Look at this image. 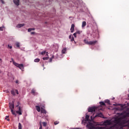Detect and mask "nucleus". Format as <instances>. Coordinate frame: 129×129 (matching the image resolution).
<instances>
[{
	"mask_svg": "<svg viewBox=\"0 0 129 129\" xmlns=\"http://www.w3.org/2000/svg\"><path fill=\"white\" fill-rule=\"evenodd\" d=\"M72 38V35H70V36H69V39H71Z\"/></svg>",
	"mask_w": 129,
	"mask_h": 129,
	"instance_id": "36",
	"label": "nucleus"
},
{
	"mask_svg": "<svg viewBox=\"0 0 129 129\" xmlns=\"http://www.w3.org/2000/svg\"><path fill=\"white\" fill-rule=\"evenodd\" d=\"M39 125H40V126H42V121H40V122H39Z\"/></svg>",
	"mask_w": 129,
	"mask_h": 129,
	"instance_id": "35",
	"label": "nucleus"
},
{
	"mask_svg": "<svg viewBox=\"0 0 129 129\" xmlns=\"http://www.w3.org/2000/svg\"><path fill=\"white\" fill-rule=\"evenodd\" d=\"M11 94H12V95H15L16 94V92H15L14 90H12Z\"/></svg>",
	"mask_w": 129,
	"mask_h": 129,
	"instance_id": "23",
	"label": "nucleus"
},
{
	"mask_svg": "<svg viewBox=\"0 0 129 129\" xmlns=\"http://www.w3.org/2000/svg\"><path fill=\"white\" fill-rule=\"evenodd\" d=\"M18 129H22V124H21V123H19Z\"/></svg>",
	"mask_w": 129,
	"mask_h": 129,
	"instance_id": "22",
	"label": "nucleus"
},
{
	"mask_svg": "<svg viewBox=\"0 0 129 129\" xmlns=\"http://www.w3.org/2000/svg\"><path fill=\"white\" fill-rule=\"evenodd\" d=\"M39 129H42V126L40 125Z\"/></svg>",
	"mask_w": 129,
	"mask_h": 129,
	"instance_id": "42",
	"label": "nucleus"
},
{
	"mask_svg": "<svg viewBox=\"0 0 129 129\" xmlns=\"http://www.w3.org/2000/svg\"><path fill=\"white\" fill-rule=\"evenodd\" d=\"M46 56H48V54H46Z\"/></svg>",
	"mask_w": 129,
	"mask_h": 129,
	"instance_id": "48",
	"label": "nucleus"
},
{
	"mask_svg": "<svg viewBox=\"0 0 129 129\" xmlns=\"http://www.w3.org/2000/svg\"><path fill=\"white\" fill-rule=\"evenodd\" d=\"M105 103H107L109 105H110V101H109V100H105Z\"/></svg>",
	"mask_w": 129,
	"mask_h": 129,
	"instance_id": "17",
	"label": "nucleus"
},
{
	"mask_svg": "<svg viewBox=\"0 0 129 129\" xmlns=\"http://www.w3.org/2000/svg\"><path fill=\"white\" fill-rule=\"evenodd\" d=\"M53 58H54V55H52V57L49 59V62H52V60H53Z\"/></svg>",
	"mask_w": 129,
	"mask_h": 129,
	"instance_id": "26",
	"label": "nucleus"
},
{
	"mask_svg": "<svg viewBox=\"0 0 129 129\" xmlns=\"http://www.w3.org/2000/svg\"><path fill=\"white\" fill-rule=\"evenodd\" d=\"M31 31H35V28H29L28 29V32H31Z\"/></svg>",
	"mask_w": 129,
	"mask_h": 129,
	"instance_id": "19",
	"label": "nucleus"
},
{
	"mask_svg": "<svg viewBox=\"0 0 129 129\" xmlns=\"http://www.w3.org/2000/svg\"><path fill=\"white\" fill-rule=\"evenodd\" d=\"M121 118H116L114 120L115 124L110 127H95L92 126V123H89V124L87 125V126L89 129H123V127L121 126Z\"/></svg>",
	"mask_w": 129,
	"mask_h": 129,
	"instance_id": "1",
	"label": "nucleus"
},
{
	"mask_svg": "<svg viewBox=\"0 0 129 129\" xmlns=\"http://www.w3.org/2000/svg\"><path fill=\"white\" fill-rule=\"evenodd\" d=\"M95 117H101L102 118H104V117L103 116V114H102V113H98L96 114V115H94V114L92 116H91V120H93V119L95 118Z\"/></svg>",
	"mask_w": 129,
	"mask_h": 129,
	"instance_id": "2",
	"label": "nucleus"
},
{
	"mask_svg": "<svg viewBox=\"0 0 129 129\" xmlns=\"http://www.w3.org/2000/svg\"><path fill=\"white\" fill-rule=\"evenodd\" d=\"M42 67H44V64L42 65Z\"/></svg>",
	"mask_w": 129,
	"mask_h": 129,
	"instance_id": "47",
	"label": "nucleus"
},
{
	"mask_svg": "<svg viewBox=\"0 0 129 129\" xmlns=\"http://www.w3.org/2000/svg\"><path fill=\"white\" fill-rule=\"evenodd\" d=\"M45 129H48V128H46Z\"/></svg>",
	"mask_w": 129,
	"mask_h": 129,
	"instance_id": "49",
	"label": "nucleus"
},
{
	"mask_svg": "<svg viewBox=\"0 0 129 129\" xmlns=\"http://www.w3.org/2000/svg\"><path fill=\"white\" fill-rule=\"evenodd\" d=\"M24 26H25V24L23 23V24H19L18 25H17L16 26L17 28H22V27H24Z\"/></svg>",
	"mask_w": 129,
	"mask_h": 129,
	"instance_id": "10",
	"label": "nucleus"
},
{
	"mask_svg": "<svg viewBox=\"0 0 129 129\" xmlns=\"http://www.w3.org/2000/svg\"><path fill=\"white\" fill-rule=\"evenodd\" d=\"M66 51H67L66 48H63V49L61 51L62 54H65V53H66Z\"/></svg>",
	"mask_w": 129,
	"mask_h": 129,
	"instance_id": "14",
	"label": "nucleus"
},
{
	"mask_svg": "<svg viewBox=\"0 0 129 129\" xmlns=\"http://www.w3.org/2000/svg\"><path fill=\"white\" fill-rule=\"evenodd\" d=\"M97 108L96 107H90L88 108V112H94Z\"/></svg>",
	"mask_w": 129,
	"mask_h": 129,
	"instance_id": "6",
	"label": "nucleus"
},
{
	"mask_svg": "<svg viewBox=\"0 0 129 129\" xmlns=\"http://www.w3.org/2000/svg\"><path fill=\"white\" fill-rule=\"evenodd\" d=\"M105 122H107V123H109V121L107 120Z\"/></svg>",
	"mask_w": 129,
	"mask_h": 129,
	"instance_id": "41",
	"label": "nucleus"
},
{
	"mask_svg": "<svg viewBox=\"0 0 129 129\" xmlns=\"http://www.w3.org/2000/svg\"><path fill=\"white\" fill-rule=\"evenodd\" d=\"M36 109L38 112L41 111V108L39 106H36Z\"/></svg>",
	"mask_w": 129,
	"mask_h": 129,
	"instance_id": "12",
	"label": "nucleus"
},
{
	"mask_svg": "<svg viewBox=\"0 0 129 129\" xmlns=\"http://www.w3.org/2000/svg\"><path fill=\"white\" fill-rule=\"evenodd\" d=\"M81 33H82V31H77L76 33L77 34V35H80V34H81Z\"/></svg>",
	"mask_w": 129,
	"mask_h": 129,
	"instance_id": "21",
	"label": "nucleus"
},
{
	"mask_svg": "<svg viewBox=\"0 0 129 129\" xmlns=\"http://www.w3.org/2000/svg\"><path fill=\"white\" fill-rule=\"evenodd\" d=\"M76 35H77V34L76 33V32H75V33H74L73 36H74L75 38H76Z\"/></svg>",
	"mask_w": 129,
	"mask_h": 129,
	"instance_id": "33",
	"label": "nucleus"
},
{
	"mask_svg": "<svg viewBox=\"0 0 129 129\" xmlns=\"http://www.w3.org/2000/svg\"><path fill=\"white\" fill-rule=\"evenodd\" d=\"M84 41L85 43V44H86L87 45H95L96 44V43H97V40L93 41H88L87 40L85 39Z\"/></svg>",
	"mask_w": 129,
	"mask_h": 129,
	"instance_id": "4",
	"label": "nucleus"
},
{
	"mask_svg": "<svg viewBox=\"0 0 129 129\" xmlns=\"http://www.w3.org/2000/svg\"><path fill=\"white\" fill-rule=\"evenodd\" d=\"M19 103L18 102V104L16 106L17 107H18V106H19Z\"/></svg>",
	"mask_w": 129,
	"mask_h": 129,
	"instance_id": "43",
	"label": "nucleus"
},
{
	"mask_svg": "<svg viewBox=\"0 0 129 129\" xmlns=\"http://www.w3.org/2000/svg\"><path fill=\"white\" fill-rule=\"evenodd\" d=\"M31 93L32 94H33V95H36V94H37V93H36V90H35L34 89H32L31 90Z\"/></svg>",
	"mask_w": 129,
	"mask_h": 129,
	"instance_id": "13",
	"label": "nucleus"
},
{
	"mask_svg": "<svg viewBox=\"0 0 129 129\" xmlns=\"http://www.w3.org/2000/svg\"><path fill=\"white\" fill-rule=\"evenodd\" d=\"M2 4H3V5H5V1L4 0H0Z\"/></svg>",
	"mask_w": 129,
	"mask_h": 129,
	"instance_id": "30",
	"label": "nucleus"
},
{
	"mask_svg": "<svg viewBox=\"0 0 129 129\" xmlns=\"http://www.w3.org/2000/svg\"><path fill=\"white\" fill-rule=\"evenodd\" d=\"M3 62V60H2V58H0V63H2Z\"/></svg>",
	"mask_w": 129,
	"mask_h": 129,
	"instance_id": "38",
	"label": "nucleus"
},
{
	"mask_svg": "<svg viewBox=\"0 0 129 129\" xmlns=\"http://www.w3.org/2000/svg\"><path fill=\"white\" fill-rule=\"evenodd\" d=\"M41 113H45V114H46V113H47L46 110H45V109H44L43 108H41Z\"/></svg>",
	"mask_w": 129,
	"mask_h": 129,
	"instance_id": "11",
	"label": "nucleus"
},
{
	"mask_svg": "<svg viewBox=\"0 0 129 129\" xmlns=\"http://www.w3.org/2000/svg\"><path fill=\"white\" fill-rule=\"evenodd\" d=\"M49 59V57H43V60H48Z\"/></svg>",
	"mask_w": 129,
	"mask_h": 129,
	"instance_id": "29",
	"label": "nucleus"
},
{
	"mask_svg": "<svg viewBox=\"0 0 129 129\" xmlns=\"http://www.w3.org/2000/svg\"><path fill=\"white\" fill-rule=\"evenodd\" d=\"M13 63L14 64V65H15V66H16V67H18V68H19L20 69L22 70L24 69V65L23 64H19L15 62V61H13Z\"/></svg>",
	"mask_w": 129,
	"mask_h": 129,
	"instance_id": "5",
	"label": "nucleus"
},
{
	"mask_svg": "<svg viewBox=\"0 0 129 129\" xmlns=\"http://www.w3.org/2000/svg\"><path fill=\"white\" fill-rule=\"evenodd\" d=\"M71 42H73V41H74V37H73V36H72V38L71 39Z\"/></svg>",
	"mask_w": 129,
	"mask_h": 129,
	"instance_id": "31",
	"label": "nucleus"
},
{
	"mask_svg": "<svg viewBox=\"0 0 129 129\" xmlns=\"http://www.w3.org/2000/svg\"><path fill=\"white\" fill-rule=\"evenodd\" d=\"M99 103H100V105L105 106V103L104 102H100Z\"/></svg>",
	"mask_w": 129,
	"mask_h": 129,
	"instance_id": "20",
	"label": "nucleus"
},
{
	"mask_svg": "<svg viewBox=\"0 0 129 129\" xmlns=\"http://www.w3.org/2000/svg\"><path fill=\"white\" fill-rule=\"evenodd\" d=\"M0 73H1V71H0Z\"/></svg>",
	"mask_w": 129,
	"mask_h": 129,
	"instance_id": "50",
	"label": "nucleus"
},
{
	"mask_svg": "<svg viewBox=\"0 0 129 129\" xmlns=\"http://www.w3.org/2000/svg\"><path fill=\"white\" fill-rule=\"evenodd\" d=\"M31 35H34L35 34V32H32L31 33Z\"/></svg>",
	"mask_w": 129,
	"mask_h": 129,
	"instance_id": "37",
	"label": "nucleus"
},
{
	"mask_svg": "<svg viewBox=\"0 0 129 129\" xmlns=\"http://www.w3.org/2000/svg\"><path fill=\"white\" fill-rule=\"evenodd\" d=\"M85 26H86V22L83 21L82 22V28H84V27H85Z\"/></svg>",
	"mask_w": 129,
	"mask_h": 129,
	"instance_id": "16",
	"label": "nucleus"
},
{
	"mask_svg": "<svg viewBox=\"0 0 129 129\" xmlns=\"http://www.w3.org/2000/svg\"><path fill=\"white\" fill-rule=\"evenodd\" d=\"M74 27H75V25H74V24H72L71 28V33H73L74 32Z\"/></svg>",
	"mask_w": 129,
	"mask_h": 129,
	"instance_id": "9",
	"label": "nucleus"
},
{
	"mask_svg": "<svg viewBox=\"0 0 129 129\" xmlns=\"http://www.w3.org/2000/svg\"><path fill=\"white\" fill-rule=\"evenodd\" d=\"M16 113L19 115H22V107L21 106L19 107V110L16 111Z\"/></svg>",
	"mask_w": 129,
	"mask_h": 129,
	"instance_id": "7",
	"label": "nucleus"
},
{
	"mask_svg": "<svg viewBox=\"0 0 129 129\" xmlns=\"http://www.w3.org/2000/svg\"><path fill=\"white\" fill-rule=\"evenodd\" d=\"M42 124H43V126H47V122H43Z\"/></svg>",
	"mask_w": 129,
	"mask_h": 129,
	"instance_id": "24",
	"label": "nucleus"
},
{
	"mask_svg": "<svg viewBox=\"0 0 129 129\" xmlns=\"http://www.w3.org/2000/svg\"><path fill=\"white\" fill-rule=\"evenodd\" d=\"M16 46H17V47L18 48H19V47H20V43L17 42V43H16Z\"/></svg>",
	"mask_w": 129,
	"mask_h": 129,
	"instance_id": "27",
	"label": "nucleus"
},
{
	"mask_svg": "<svg viewBox=\"0 0 129 129\" xmlns=\"http://www.w3.org/2000/svg\"><path fill=\"white\" fill-rule=\"evenodd\" d=\"M8 121H10V119H7Z\"/></svg>",
	"mask_w": 129,
	"mask_h": 129,
	"instance_id": "45",
	"label": "nucleus"
},
{
	"mask_svg": "<svg viewBox=\"0 0 129 129\" xmlns=\"http://www.w3.org/2000/svg\"><path fill=\"white\" fill-rule=\"evenodd\" d=\"M73 129H80L79 128H73Z\"/></svg>",
	"mask_w": 129,
	"mask_h": 129,
	"instance_id": "46",
	"label": "nucleus"
},
{
	"mask_svg": "<svg viewBox=\"0 0 129 129\" xmlns=\"http://www.w3.org/2000/svg\"><path fill=\"white\" fill-rule=\"evenodd\" d=\"M45 54H46V51H43L41 52V55H45Z\"/></svg>",
	"mask_w": 129,
	"mask_h": 129,
	"instance_id": "25",
	"label": "nucleus"
},
{
	"mask_svg": "<svg viewBox=\"0 0 129 129\" xmlns=\"http://www.w3.org/2000/svg\"><path fill=\"white\" fill-rule=\"evenodd\" d=\"M9 107L11 109V112L13 115H16V113L14 112V108H15L14 101H13L12 103H9Z\"/></svg>",
	"mask_w": 129,
	"mask_h": 129,
	"instance_id": "3",
	"label": "nucleus"
},
{
	"mask_svg": "<svg viewBox=\"0 0 129 129\" xmlns=\"http://www.w3.org/2000/svg\"><path fill=\"white\" fill-rule=\"evenodd\" d=\"M0 31H4V27H0Z\"/></svg>",
	"mask_w": 129,
	"mask_h": 129,
	"instance_id": "32",
	"label": "nucleus"
},
{
	"mask_svg": "<svg viewBox=\"0 0 129 129\" xmlns=\"http://www.w3.org/2000/svg\"><path fill=\"white\" fill-rule=\"evenodd\" d=\"M34 61L36 63H38L40 62V58H35Z\"/></svg>",
	"mask_w": 129,
	"mask_h": 129,
	"instance_id": "18",
	"label": "nucleus"
},
{
	"mask_svg": "<svg viewBox=\"0 0 129 129\" xmlns=\"http://www.w3.org/2000/svg\"><path fill=\"white\" fill-rule=\"evenodd\" d=\"M7 118H9V116H6V119H7Z\"/></svg>",
	"mask_w": 129,
	"mask_h": 129,
	"instance_id": "44",
	"label": "nucleus"
},
{
	"mask_svg": "<svg viewBox=\"0 0 129 129\" xmlns=\"http://www.w3.org/2000/svg\"><path fill=\"white\" fill-rule=\"evenodd\" d=\"M9 46V47L10 48V49H12V46H9V45H8Z\"/></svg>",
	"mask_w": 129,
	"mask_h": 129,
	"instance_id": "39",
	"label": "nucleus"
},
{
	"mask_svg": "<svg viewBox=\"0 0 129 129\" xmlns=\"http://www.w3.org/2000/svg\"><path fill=\"white\" fill-rule=\"evenodd\" d=\"M14 3L16 6H19L20 5V0H14Z\"/></svg>",
	"mask_w": 129,
	"mask_h": 129,
	"instance_id": "8",
	"label": "nucleus"
},
{
	"mask_svg": "<svg viewBox=\"0 0 129 129\" xmlns=\"http://www.w3.org/2000/svg\"><path fill=\"white\" fill-rule=\"evenodd\" d=\"M85 119H86V121H89V115H86Z\"/></svg>",
	"mask_w": 129,
	"mask_h": 129,
	"instance_id": "15",
	"label": "nucleus"
},
{
	"mask_svg": "<svg viewBox=\"0 0 129 129\" xmlns=\"http://www.w3.org/2000/svg\"><path fill=\"white\" fill-rule=\"evenodd\" d=\"M54 123L55 125H56L59 123V121H54Z\"/></svg>",
	"mask_w": 129,
	"mask_h": 129,
	"instance_id": "28",
	"label": "nucleus"
},
{
	"mask_svg": "<svg viewBox=\"0 0 129 129\" xmlns=\"http://www.w3.org/2000/svg\"><path fill=\"white\" fill-rule=\"evenodd\" d=\"M15 92L17 94H19V91H18V90H15Z\"/></svg>",
	"mask_w": 129,
	"mask_h": 129,
	"instance_id": "34",
	"label": "nucleus"
},
{
	"mask_svg": "<svg viewBox=\"0 0 129 129\" xmlns=\"http://www.w3.org/2000/svg\"><path fill=\"white\" fill-rule=\"evenodd\" d=\"M16 83H17V84L19 83V81H18V80L16 81Z\"/></svg>",
	"mask_w": 129,
	"mask_h": 129,
	"instance_id": "40",
	"label": "nucleus"
}]
</instances>
